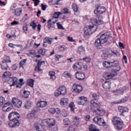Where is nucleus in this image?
<instances>
[{
  "label": "nucleus",
  "mask_w": 131,
  "mask_h": 131,
  "mask_svg": "<svg viewBox=\"0 0 131 131\" xmlns=\"http://www.w3.org/2000/svg\"><path fill=\"white\" fill-rule=\"evenodd\" d=\"M111 35L112 34L110 32L102 34L100 38H98L95 41V46H96L97 48L102 47V45H104V43H105V42L108 41V39L111 37Z\"/></svg>",
  "instance_id": "obj_1"
},
{
  "label": "nucleus",
  "mask_w": 131,
  "mask_h": 131,
  "mask_svg": "<svg viewBox=\"0 0 131 131\" xmlns=\"http://www.w3.org/2000/svg\"><path fill=\"white\" fill-rule=\"evenodd\" d=\"M91 21L93 24V26H85L84 28V33L85 35H90V33H91V31L93 30L94 28H97V26L95 24H97L98 22V19H95L94 18H91Z\"/></svg>",
  "instance_id": "obj_2"
},
{
  "label": "nucleus",
  "mask_w": 131,
  "mask_h": 131,
  "mask_svg": "<svg viewBox=\"0 0 131 131\" xmlns=\"http://www.w3.org/2000/svg\"><path fill=\"white\" fill-rule=\"evenodd\" d=\"M91 109H96L93 110V112L96 113V115L98 116H104L105 115V111L101 107V105L99 104H94L93 106L91 107Z\"/></svg>",
  "instance_id": "obj_3"
},
{
  "label": "nucleus",
  "mask_w": 131,
  "mask_h": 131,
  "mask_svg": "<svg viewBox=\"0 0 131 131\" xmlns=\"http://www.w3.org/2000/svg\"><path fill=\"white\" fill-rule=\"evenodd\" d=\"M112 123L117 130H121L123 128V122L119 117H114Z\"/></svg>",
  "instance_id": "obj_4"
},
{
  "label": "nucleus",
  "mask_w": 131,
  "mask_h": 131,
  "mask_svg": "<svg viewBox=\"0 0 131 131\" xmlns=\"http://www.w3.org/2000/svg\"><path fill=\"white\" fill-rule=\"evenodd\" d=\"M78 105L85 106L89 104L88 98L84 96H80L77 102Z\"/></svg>",
  "instance_id": "obj_5"
},
{
  "label": "nucleus",
  "mask_w": 131,
  "mask_h": 131,
  "mask_svg": "<svg viewBox=\"0 0 131 131\" xmlns=\"http://www.w3.org/2000/svg\"><path fill=\"white\" fill-rule=\"evenodd\" d=\"M92 98L93 99L91 101L92 107H94V104H97V105H99V104H100V101H99V100H100V96L94 93L92 95Z\"/></svg>",
  "instance_id": "obj_6"
},
{
  "label": "nucleus",
  "mask_w": 131,
  "mask_h": 131,
  "mask_svg": "<svg viewBox=\"0 0 131 131\" xmlns=\"http://www.w3.org/2000/svg\"><path fill=\"white\" fill-rule=\"evenodd\" d=\"M117 75V73L113 72L112 71L111 72H105L103 74V77L105 79L109 80L113 78V77Z\"/></svg>",
  "instance_id": "obj_7"
},
{
  "label": "nucleus",
  "mask_w": 131,
  "mask_h": 131,
  "mask_svg": "<svg viewBox=\"0 0 131 131\" xmlns=\"http://www.w3.org/2000/svg\"><path fill=\"white\" fill-rule=\"evenodd\" d=\"M93 121L95 122L98 125H103L105 126L106 125V122L104 120V119L98 117H95L93 119Z\"/></svg>",
  "instance_id": "obj_8"
},
{
  "label": "nucleus",
  "mask_w": 131,
  "mask_h": 131,
  "mask_svg": "<svg viewBox=\"0 0 131 131\" xmlns=\"http://www.w3.org/2000/svg\"><path fill=\"white\" fill-rule=\"evenodd\" d=\"M36 62H38L37 66L35 68V71L39 73V74H42V70L40 69L41 65H45L46 62L45 61H40V60H36Z\"/></svg>",
  "instance_id": "obj_9"
},
{
  "label": "nucleus",
  "mask_w": 131,
  "mask_h": 131,
  "mask_svg": "<svg viewBox=\"0 0 131 131\" xmlns=\"http://www.w3.org/2000/svg\"><path fill=\"white\" fill-rule=\"evenodd\" d=\"M18 118H20V114L16 112H11L8 115V119H9L10 121L14 120L15 119H18Z\"/></svg>",
  "instance_id": "obj_10"
},
{
  "label": "nucleus",
  "mask_w": 131,
  "mask_h": 131,
  "mask_svg": "<svg viewBox=\"0 0 131 131\" xmlns=\"http://www.w3.org/2000/svg\"><path fill=\"white\" fill-rule=\"evenodd\" d=\"M12 103L16 108H21L22 106V101L16 98H13L12 99Z\"/></svg>",
  "instance_id": "obj_11"
},
{
  "label": "nucleus",
  "mask_w": 131,
  "mask_h": 131,
  "mask_svg": "<svg viewBox=\"0 0 131 131\" xmlns=\"http://www.w3.org/2000/svg\"><path fill=\"white\" fill-rule=\"evenodd\" d=\"M106 12V8L104 7L97 6L96 9L94 10V14L96 15H99L100 14H103Z\"/></svg>",
  "instance_id": "obj_12"
},
{
  "label": "nucleus",
  "mask_w": 131,
  "mask_h": 131,
  "mask_svg": "<svg viewBox=\"0 0 131 131\" xmlns=\"http://www.w3.org/2000/svg\"><path fill=\"white\" fill-rule=\"evenodd\" d=\"M8 125L10 127H17L20 125V122H19L18 119H15V120L11 121L10 122L8 123Z\"/></svg>",
  "instance_id": "obj_13"
},
{
  "label": "nucleus",
  "mask_w": 131,
  "mask_h": 131,
  "mask_svg": "<svg viewBox=\"0 0 131 131\" xmlns=\"http://www.w3.org/2000/svg\"><path fill=\"white\" fill-rule=\"evenodd\" d=\"M18 82V78L16 77H10L8 83L10 84V86H14L17 84Z\"/></svg>",
  "instance_id": "obj_14"
},
{
  "label": "nucleus",
  "mask_w": 131,
  "mask_h": 131,
  "mask_svg": "<svg viewBox=\"0 0 131 131\" xmlns=\"http://www.w3.org/2000/svg\"><path fill=\"white\" fill-rule=\"evenodd\" d=\"M73 92L79 94L82 91V86L81 85H76L74 84L72 87Z\"/></svg>",
  "instance_id": "obj_15"
},
{
  "label": "nucleus",
  "mask_w": 131,
  "mask_h": 131,
  "mask_svg": "<svg viewBox=\"0 0 131 131\" xmlns=\"http://www.w3.org/2000/svg\"><path fill=\"white\" fill-rule=\"evenodd\" d=\"M109 56H110V54L109 53V50L108 49L103 50V53L101 55L102 59H103V60H106V59H108Z\"/></svg>",
  "instance_id": "obj_16"
},
{
  "label": "nucleus",
  "mask_w": 131,
  "mask_h": 131,
  "mask_svg": "<svg viewBox=\"0 0 131 131\" xmlns=\"http://www.w3.org/2000/svg\"><path fill=\"white\" fill-rule=\"evenodd\" d=\"M118 110L121 113L120 115H122L123 116H124V113H125V112H128V108L122 106H119Z\"/></svg>",
  "instance_id": "obj_17"
},
{
  "label": "nucleus",
  "mask_w": 131,
  "mask_h": 131,
  "mask_svg": "<svg viewBox=\"0 0 131 131\" xmlns=\"http://www.w3.org/2000/svg\"><path fill=\"white\" fill-rule=\"evenodd\" d=\"M45 122L49 127L51 126H54L56 124V121L54 119H48L46 120Z\"/></svg>",
  "instance_id": "obj_18"
},
{
  "label": "nucleus",
  "mask_w": 131,
  "mask_h": 131,
  "mask_svg": "<svg viewBox=\"0 0 131 131\" xmlns=\"http://www.w3.org/2000/svg\"><path fill=\"white\" fill-rule=\"evenodd\" d=\"M9 60H5V62H3L1 64L2 69L3 70H7L8 68H9V66H8V64L7 63H9L10 62L11 63V60H10V58H9Z\"/></svg>",
  "instance_id": "obj_19"
},
{
  "label": "nucleus",
  "mask_w": 131,
  "mask_h": 131,
  "mask_svg": "<svg viewBox=\"0 0 131 131\" xmlns=\"http://www.w3.org/2000/svg\"><path fill=\"white\" fill-rule=\"evenodd\" d=\"M76 78L78 80H83L85 78V75L83 73H79L77 72L76 73Z\"/></svg>",
  "instance_id": "obj_20"
},
{
  "label": "nucleus",
  "mask_w": 131,
  "mask_h": 131,
  "mask_svg": "<svg viewBox=\"0 0 131 131\" xmlns=\"http://www.w3.org/2000/svg\"><path fill=\"white\" fill-rule=\"evenodd\" d=\"M60 104L62 106H68V104H69V100H68V98H61L60 102Z\"/></svg>",
  "instance_id": "obj_21"
},
{
  "label": "nucleus",
  "mask_w": 131,
  "mask_h": 131,
  "mask_svg": "<svg viewBox=\"0 0 131 131\" xmlns=\"http://www.w3.org/2000/svg\"><path fill=\"white\" fill-rule=\"evenodd\" d=\"M73 68L76 70H81L82 69V63H75L73 66Z\"/></svg>",
  "instance_id": "obj_22"
},
{
  "label": "nucleus",
  "mask_w": 131,
  "mask_h": 131,
  "mask_svg": "<svg viewBox=\"0 0 131 131\" xmlns=\"http://www.w3.org/2000/svg\"><path fill=\"white\" fill-rule=\"evenodd\" d=\"M58 90H59V92H60V94L61 95H66L67 94V89H66V87L64 86H60Z\"/></svg>",
  "instance_id": "obj_23"
},
{
  "label": "nucleus",
  "mask_w": 131,
  "mask_h": 131,
  "mask_svg": "<svg viewBox=\"0 0 131 131\" xmlns=\"http://www.w3.org/2000/svg\"><path fill=\"white\" fill-rule=\"evenodd\" d=\"M112 68H113V70H112V71L113 72H116V73H117L118 71H119L121 69L120 66L119 65L112 66Z\"/></svg>",
  "instance_id": "obj_24"
},
{
  "label": "nucleus",
  "mask_w": 131,
  "mask_h": 131,
  "mask_svg": "<svg viewBox=\"0 0 131 131\" xmlns=\"http://www.w3.org/2000/svg\"><path fill=\"white\" fill-rule=\"evenodd\" d=\"M103 66L105 68H112V64L111 61H104L103 62Z\"/></svg>",
  "instance_id": "obj_25"
},
{
  "label": "nucleus",
  "mask_w": 131,
  "mask_h": 131,
  "mask_svg": "<svg viewBox=\"0 0 131 131\" xmlns=\"http://www.w3.org/2000/svg\"><path fill=\"white\" fill-rule=\"evenodd\" d=\"M38 106H39L40 108H45L48 105V103L46 101H41L37 102Z\"/></svg>",
  "instance_id": "obj_26"
},
{
  "label": "nucleus",
  "mask_w": 131,
  "mask_h": 131,
  "mask_svg": "<svg viewBox=\"0 0 131 131\" xmlns=\"http://www.w3.org/2000/svg\"><path fill=\"white\" fill-rule=\"evenodd\" d=\"M35 128L36 130H37V131L45 130V128H42V126H41V125H39V124L37 123L35 124Z\"/></svg>",
  "instance_id": "obj_27"
},
{
  "label": "nucleus",
  "mask_w": 131,
  "mask_h": 131,
  "mask_svg": "<svg viewBox=\"0 0 131 131\" xmlns=\"http://www.w3.org/2000/svg\"><path fill=\"white\" fill-rule=\"evenodd\" d=\"M110 85H111V83L110 82H105L103 84V88L104 90H110Z\"/></svg>",
  "instance_id": "obj_28"
},
{
  "label": "nucleus",
  "mask_w": 131,
  "mask_h": 131,
  "mask_svg": "<svg viewBox=\"0 0 131 131\" xmlns=\"http://www.w3.org/2000/svg\"><path fill=\"white\" fill-rule=\"evenodd\" d=\"M90 131H100V129H98L95 125H91L89 126Z\"/></svg>",
  "instance_id": "obj_29"
},
{
  "label": "nucleus",
  "mask_w": 131,
  "mask_h": 131,
  "mask_svg": "<svg viewBox=\"0 0 131 131\" xmlns=\"http://www.w3.org/2000/svg\"><path fill=\"white\" fill-rule=\"evenodd\" d=\"M49 76H50V78L52 80H55V79H56V75H55V72L54 71L49 72Z\"/></svg>",
  "instance_id": "obj_30"
},
{
  "label": "nucleus",
  "mask_w": 131,
  "mask_h": 131,
  "mask_svg": "<svg viewBox=\"0 0 131 131\" xmlns=\"http://www.w3.org/2000/svg\"><path fill=\"white\" fill-rule=\"evenodd\" d=\"M24 107L26 109H29L31 107V102L28 101L25 103Z\"/></svg>",
  "instance_id": "obj_31"
},
{
  "label": "nucleus",
  "mask_w": 131,
  "mask_h": 131,
  "mask_svg": "<svg viewBox=\"0 0 131 131\" xmlns=\"http://www.w3.org/2000/svg\"><path fill=\"white\" fill-rule=\"evenodd\" d=\"M22 13V9L21 8H17L15 11L16 16H19Z\"/></svg>",
  "instance_id": "obj_32"
},
{
  "label": "nucleus",
  "mask_w": 131,
  "mask_h": 131,
  "mask_svg": "<svg viewBox=\"0 0 131 131\" xmlns=\"http://www.w3.org/2000/svg\"><path fill=\"white\" fill-rule=\"evenodd\" d=\"M30 26H32V29H33V30H35V28H36V26H37L35 20H33L30 24Z\"/></svg>",
  "instance_id": "obj_33"
},
{
  "label": "nucleus",
  "mask_w": 131,
  "mask_h": 131,
  "mask_svg": "<svg viewBox=\"0 0 131 131\" xmlns=\"http://www.w3.org/2000/svg\"><path fill=\"white\" fill-rule=\"evenodd\" d=\"M29 95H30V92L27 91H24L23 96L24 98H28L29 97Z\"/></svg>",
  "instance_id": "obj_34"
},
{
  "label": "nucleus",
  "mask_w": 131,
  "mask_h": 131,
  "mask_svg": "<svg viewBox=\"0 0 131 131\" xmlns=\"http://www.w3.org/2000/svg\"><path fill=\"white\" fill-rule=\"evenodd\" d=\"M27 83L28 85H29L30 86H31V88H33L34 84V80L32 79H30V80H29Z\"/></svg>",
  "instance_id": "obj_35"
},
{
  "label": "nucleus",
  "mask_w": 131,
  "mask_h": 131,
  "mask_svg": "<svg viewBox=\"0 0 131 131\" xmlns=\"http://www.w3.org/2000/svg\"><path fill=\"white\" fill-rule=\"evenodd\" d=\"M60 15H62V12H56L54 13V14L53 15V18H55V19H57Z\"/></svg>",
  "instance_id": "obj_36"
},
{
  "label": "nucleus",
  "mask_w": 131,
  "mask_h": 131,
  "mask_svg": "<svg viewBox=\"0 0 131 131\" xmlns=\"http://www.w3.org/2000/svg\"><path fill=\"white\" fill-rule=\"evenodd\" d=\"M43 42L45 43H47V42L49 45H51V43H52V40H51V39H50V38L46 37L44 39Z\"/></svg>",
  "instance_id": "obj_37"
},
{
  "label": "nucleus",
  "mask_w": 131,
  "mask_h": 131,
  "mask_svg": "<svg viewBox=\"0 0 131 131\" xmlns=\"http://www.w3.org/2000/svg\"><path fill=\"white\" fill-rule=\"evenodd\" d=\"M126 101H127V98L125 97L124 98H122L120 101L115 103V104H121V103H124V102H126Z\"/></svg>",
  "instance_id": "obj_38"
},
{
  "label": "nucleus",
  "mask_w": 131,
  "mask_h": 131,
  "mask_svg": "<svg viewBox=\"0 0 131 131\" xmlns=\"http://www.w3.org/2000/svg\"><path fill=\"white\" fill-rule=\"evenodd\" d=\"M38 54L42 55V56H45V55H46V50L42 49H39L38 51Z\"/></svg>",
  "instance_id": "obj_39"
},
{
  "label": "nucleus",
  "mask_w": 131,
  "mask_h": 131,
  "mask_svg": "<svg viewBox=\"0 0 131 131\" xmlns=\"http://www.w3.org/2000/svg\"><path fill=\"white\" fill-rule=\"evenodd\" d=\"M61 13H63V14H70V10L68 8H64L61 11Z\"/></svg>",
  "instance_id": "obj_40"
},
{
  "label": "nucleus",
  "mask_w": 131,
  "mask_h": 131,
  "mask_svg": "<svg viewBox=\"0 0 131 131\" xmlns=\"http://www.w3.org/2000/svg\"><path fill=\"white\" fill-rule=\"evenodd\" d=\"M27 61V59H23L22 60H21L19 62V67H22V68H23V65H24L25 63H26Z\"/></svg>",
  "instance_id": "obj_41"
},
{
  "label": "nucleus",
  "mask_w": 131,
  "mask_h": 131,
  "mask_svg": "<svg viewBox=\"0 0 131 131\" xmlns=\"http://www.w3.org/2000/svg\"><path fill=\"white\" fill-rule=\"evenodd\" d=\"M11 75H12V74L9 71L4 72L3 74V76H4V77H9V76H11Z\"/></svg>",
  "instance_id": "obj_42"
},
{
  "label": "nucleus",
  "mask_w": 131,
  "mask_h": 131,
  "mask_svg": "<svg viewBox=\"0 0 131 131\" xmlns=\"http://www.w3.org/2000/svg\"><path fill=\"white\" fill-rule=\"evenodd\" d=\"M108 52L110 53V56H117V53L116 52H114L111 50H108Z\"/></svg>",
  "instance_id": "obj_43"
},
{
  "label": "nucleus",
  "mask_w": 131,
  "mask_h": 131,
  "mask_svg": "<svg viewBox=\"0 0 131 131\" xmlns=\"http://www.w3.org/2000/svg\"><path fill=\"white\" fill-rule=\"evenodd\" d=\"M54 95L55 97H59V96H61V95L62 94H61V92H60L59 89H57V90L55 91Z\"/></svg>",
  "instance_id": "obj_44"
},
{
  "label": "nucleus",
  "mask_w": 131,
  "mask_h": 131,
  "mask_svg": "<svg viewBox=\"0 0 131 131\" xmlns=\"http://www.w3.org/2000/svg\"><path fill=\"white\" fill-rule=\"evenodd\" d=\"M72 8L75 12H77L78 11V7H77V5L75 4L72 5Z\"/></svg>",
  "instance_id": "obj_45"
},
{
  "label": "nucleus",
  "mask_w": 131,
  "mask_h": 131,
  "mask_svg": "<svg viewBox=\"0 0 131 131\" xmlns=\"http://www.w3.org/2000/svg\"><path fill=\"white\" fill-rule=\"evenodd\" d=\"M69 106L70 108H71V111H72V112H74V107L75 106L74 105V103H70Z\"/></svg>",
  "instance_id": "obj_46"
},
{
  "label": "nucleus",
  "mask_w": 131,
  "mask_h": 131,
  "mask_svg": "<svg viewBox=\"0 0 131 131\" xmlns=\"http://www.w3.org/2000/svg\"><path fill=\"white\" fill-rule=\"evenodd\" d=\"M49 113L51 114H55L56 113V109L54 108H50L49 109Z\"/></svg>",
  "instance_id": "obj_47"
},
{
  "label": "nucleus",
  "mask_w": 131,
  "mask_h": 131,
  "mask_svg": "<svg viewBox=\"0 0 131 131\" xmlns=\"http://www.w3.org/2000/svg\"><path fill=\"white\" fill-rule=\"evenodd\" d=\"M63 75L66 78L68 77H71V75H70V73H68V72H64L63 74Z\"/></svg>",
  "instance_id": "obj_48"
},
{
  "label": "nucleus",
  "mask_w": 131,
  "mask_h": 131,
  "mask_svg": "<svg viewBox=\"0 0 131 131\" xmlns=\"http://www.w3.org/2000/svg\"><path fill=\"white\" fill-rule=\"evenodd\" d=\"M4 103H5V98L3 97H0V107H1V106H3Z\"/></svg>",
  "instance_id": "obj_49"
},
{
  "label": "nucleus",
  "mask_w": 131,
  "mask_h": 131,
  "mask_svg": "<svg viewBox=\"0 0 131 131\" xmlns=\"http://www.w3.org/2000/svg\"><path fill=\"white\" fill-rule=\"evenodd\" d=\"M12 109H13V105L9 106L5 110H4L3 112H9V111H11V110H12Z\"/></svg>",
  "instance_id": "obj_50"
},
{
  "label": "nucleus",
  "mask_w": 131,
  "mask_h": 131,
  "mask_svg": "<svg viewBox=\"0 0 131 131\" xmlns=\"http://www.w3.org/2000/svg\"><path fill=\"white\" fill-rule=\"evenodd\" d=\"M79 53H84V48L82 46L79 47L78 49Z\"/></svg>",
  "instance_id": "obj_51"
},
{
  "label": "nucleus",
  "mask_w": 131,
  "mask_h": 131,
  "mask_svg": "<svg viewBox=\"0 0 131 131\" xmlns=\"http://www.w3.org/2000/svg\"><path fill=\"white\" fill-rule=\"evenodd\" d=\"M69 119L66 118L63 120V124L64 125H68L69 124Z\"/></svg>",
  "instance_id": "obj_52"
},
{
  "label": "nucleus",
  "mask_w": 131,
  "mask_h": 131,
  "mask_svg": "<svg viewBox=\"0 0 131 131\" xmlns=\"http://www.w3.org/2000/svg\"><path fill=\"white\" fill-rule=\"evenodd\" d=\"M61 0H52L51 3L52 5H59V1Z\"/></svg>",
  "instance_id": "obj_53"
},
{
  "label": "nucleus",
  "mask_w": 131,
  "mask_h": 131,
  "mask_svg": "<svg viewBox=\"0 0 131 131\" xmlns=\"http://www.w3.org/2000/svg\"><path fill=\"white\" fill-rule=\"evenodd\" d=\"M82 60H83V61H85L86 63H91V58L88 57L83 58Z\"/></svg>",
  "instance_id": "obj_54"
},
{
  "label": "nucleus",
  "mask_w": 131,
  "mask_h": 131,
  "mask_svg": "<svg viewBox=\"0 0 131 131\" xmlns=\"http://www.w3.org/2000/svg\"><path fill=\"white\" fill-rule=\"evenodd\" d=\"M51 22H52V19H49L48 21L47 27H48V29H51V28H52V24H51Z\"/></svg>",
  "instance_id": "obj_55"
},
{
  "label": "nucleus",
  "mask_w": 131,
  "mask_h": 131,
  "mask_svg": "<svg viewBox=\"0 0 131 131\" xmlns=\"http://www.w3.org/2000/svg\"><path fill=\"white\" fill-rule=\"evenodd\" d=\"M23 30L25 33H27L26 31L28 30V28H27V25L24 24L23 25Z\"/></svg>",
  "instance_id": "obj_56"
},
{
  "label": "nucleus",
  "mask_w": 131,
  "mask_h": 131,
  "mask_svg": "<svg viewBox=\"0 0 131 131\" xmlns=\"http://www.w3.org/2000/svg\"><path fill=\"white\" fill-rule=\"evenodd\" d=\"M9 105L10 103L9 102H6L5 104H4V105L3 107V111H4V110H5V109L7 108V107H8V106H9Z\"/></svg>",
  "instance_id": "obj_57"
},
{
  "label": "nucleus",
  "mask_w": 131,
  "mask_h": 131,
  "mask_svg": "<svg viewBox=\"0 0 131 131\" xmlns=\"http://www.w3.org/2000/svg\"><path fill=\"white\" fill-rule=\"evenodd\" d=\"M119 63V61L117 60H115L114 61H111L112 66H115L116 65H117Z\"/></svg>",
  "instance_id": "obj_58"
},
{
  "label": "nucleus",
  "mask_w": 131,
  "mask_h": 131,
  "mask_svg": "<svg viewBox=\"0 0 131 131\" xmlns=\"http://www.w3.org/2000/svg\"><path fill=\"white\" fill-rule=\"evenodd\" d=\"M75 127L74 126V125L71 126L68 129V131H75Z\"/></svg>",
  "instance_id": "obj_59"
},
{
  "label": "nucleus",
  "mask_w": 131,
  "mask_h": 131,
  "mask_svg": "<svg viewBox=\"0 0 131 131\" xmlns=\"http://www.w3.org/2000/svg\"><path fill=\"white\" fill-rule=\"evenodd\" d=\"M57 27L58 29H63L64 30V28H63V26H62L61 24H60L59 23H57Z\"/></svg>",
  "instance_id": "obj_60"
},
{
  "label": "nucleus",
  "mask_w": 131,
  "mask_h": 131,
  "mask_svg": "<svg viewBox=\"0 0 131 131\" xmlns=\"http://www.w3.org/2000/svg\"><path fill=\"white\" fill-rule=\"evenodd\" d=\"M59 50H60V52H63V51H65L66 50V48H65V46H61L59 47Z\"/></svg>",
  "instance_id": "obj_61"
},
{
  "label": "nucleus",
  "mask_w": 131,
  "mask_h": 131,
  "mask_svg": "<svg viewBox=\"0 0 131 131\" xmlns=\"http://www.w3.org/2000/svg\"><path fill=\"white\" fill-rule=\"evenodd\" d=\"M34 2V6L35 7H37V6H38V4H39V0H32Z\"/></svg>",
  "instance_id": "obj_62"
},
{
  "label": "nucleus",
  "mask_w": 131,
  "mask_h": 131,
  "mask_svg": "<svg viewBox=\"0 0 131 131\" xmlns=\"http://www.w3.org/2000/svg\"><path fill=\"white\" fill-rule=\"evenodd\" d=\"M16 45H14L12 43H9L8 44V46L10 47V48H12V49H15V47H16Z\"/></svg>",
  "instance_id": "obj_63"
},
{
  "label": "nucleus",
  "mask_w": 131,
  "mask_h": 131,
  "mask_svg": "<svg viewBox=\"0 0 131 131\" xmlns=\"http://www.w3.org/2000/svg\"><path fill=\"white\" fill-rule=\"evenodd\" d=\"M41 8L42 11H46V9H47V8H48V6H47V5H46L41 4Z\"/></svg>",
  "instance_id": "obj_64"
}]
</instances>
